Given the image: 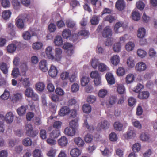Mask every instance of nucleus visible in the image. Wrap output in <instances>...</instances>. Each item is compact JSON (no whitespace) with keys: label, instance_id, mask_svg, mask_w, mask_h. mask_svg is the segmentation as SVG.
<instances>
[{"label":"nucleus","instance_id":"obj_1","mask_svg":"<svg viewBox=\"0 0 157 157\" xmlns=\"http://www.w3.org/2000/svg\"><path fill=\"white\" fill-rule=\"evenodd\" d=\"M55 57L53 55L52 52V48L49 46L46 49V53L48 59L52 60L55 59L56 61H59L61 60L62 57V50L59 48H56L55 50Z\"/></svg>","mask_w":157,"mask_h":157},{"label":"nucleus","instance_id":"obj_2","mask_svg":"<svg viewBox=\"0 0 157 157\" xmlns=\"http://www.w3.org/2000/svg\"><path fill=\"white\" fill-rule=\"evenodd\" d=\"M89 31L85 30H82L78 32V34L73 35L72 36L73 41L75 42L78 39L79 36H82L84 38L86 39L89 37Z\"/></svg>","mask_w":157,"mask_h":157},{"label":"nucleus","instance_id":"obj_3","mask_svg":"<svg viewBox=\"0 0 157 157\" xmlns=\"http://www.w3.org/2000/svg\"><path fill=\"white\" fill-rule=\"evenodd\" d=\"M36 35V32L34 30L29 29L28 31L23 33L22 36L24 40H28L30 39L32 36Z\"/></svg>","mask_w":157,"mask_h":157},{"label":"nucleus","instance_id":"obj_4","mask_svg":"<svg viewBox=\"0 0 157 157\" xmlns=\"http://www.w3.org/2000/svg\"><path fill=\"white\" fill-rule=\"evenodd\" d=\"M63 48L64 49L67 50V53L68 56H71L74 52L73 45L71 44L66 43L63 45Z\"/></svg>","mask_w":157,"mask_h":157},{"label":"nucleus","instance_id":"obj_5","mask_svg":"<svg viewBox=\"0 0 157 157\" xmlns=\"http://www.w3.org/2000/svg\"><path fill=\"white\" fill-rule=\"evenodd\" d=\"M112 30L109 26H106L104 29L102 33V36L104 37L109 38L112 35Z\"/></svg>","mask_w":157,"mask_h":157},{"label":"nucleus","instance_id":"obj_6","mask_svg":"<svg viewBox=\"0 0 157 157\" xmlns=\"http://www.w3.org/2000/svg\"><path fill=\"white\" fill-rule=\"evenodd\" d=\"M116 7L119 11L124 10L126 6V4L124 0H118L116 3Z\"/></svg>","mask_w":157,"mask_h":157},{"label":"nucleus","instance_id":"obj_7","mask_svg":"<svg viewBox=\"0 0 157 157\" xmlns=\"http://www.w3.org/2000/svg\"><path fill=\"white\" fill-rule=\"evenodd\" d=\"M49 75L52 78H54L56 76L58 71L57 68L54 66L52 65L48 71Z\"/></svg>","mask_w":157,"mask_h":157},{"label":"nucleus","instance_id":"obj_8","mask_svg":"<svg viewBox=\"0 0 157 157\" xmlns=\"http://www.w3.org/2000/svg\"><path fill=\"white\" fill-rule=\"evenodd\" d=\"M105 77L108 83L110 85L114 84L115 79L113 74L110 72L106 74Z\"/></svg>","mask_w":157,"mask_h":157},{"label":"nucleus","instance_id":"obj_9","mask_svg":"<svg viewBox=\"0 0 157 157\" xmlns=\"http://www.w3.org/2000/svg\"><path fill=\"white\" fill-rule=\"evenodd\" d=\"M70 109L67 106H63L60 109L59 114L61 116H64L68 115L70 113Z\"/></svg>","mask_w":157,"mask_h":157},{"label":"nucleus","instance_id":"obj_10","mask_svg":"<svg viewBox=\"0 0 157 157\" xmlns=\"http://www.w3.org/2000/svg\"><path fill=\"white\" fill-rule=\"evenodd\" d=\"M40 69L43 72H46L48 70L47 61L43 60L40 62L39 63Z\"/></svg>","mask_w":157,"mask_h":157},{"label":"nucleus","instance_id":"obj_11","mask_svg":"<svg viewBox=\"0 0 157 157\" xmlns=\"http://www.w3.org/2000/svg\"><path fill=\"white\" fill-rule=\"evenodd\" d=\"M10 66L6 63L2 62L0 63V69L5 75H7L9 68Z\"/></svg>","mask_w":157,"mask_h":157},{"label":"nucleus","instance_id":"obj_12","mask_svg":"<svg viewBox=\"0 0 157 157\" xmlns=\"http://www.w3.org/2000/svg\"><path fill=\"white\" fill-rule=\"evenodd\" d=\"M135 68L137 71L141 72L145 70L147 68V66L144 63L139 62L136 64Z\"/></svg>","mask_w":157,"mask_h":157},{"label":"nucleus","instance_id":"obj_13","mask_svg":"<svg viewBox=\"0 0 157 157\" xmlns=\"http://www.w3.org/2000/svg\"><path fill=\"white\" fill-rule=\"evenodd\" d=\"M14 116L11 112H8L6 115L5 117V121L7 123H11L13 120Z\"/></svg>","mask_w":157,"mask_h":157},{"label":"nucleus","instance_id":"obj_14","mask_svg":"<svg viewBox=\"0 0 157 157\" xmlns=\"http://www.w3.org/2000/svg\"><path fill=\"white\" fill-rule=\"evenodd\" d=\"M76 132V130L71 127H68L66 128L64 130L65 134L70 136H74Z\"/></svg>","mask_w":157,"mask_h":157},{"label":"nucleus","instance_id":"obj_15","mask_svg":"<svg viewBox=\"0 0 157 157\" xmlns=\"http://www.w3.org/2000/svg\"><path fill=\"white\" fill-rule=\"evenodd\" d=\"M54 43L56 46H60L63 44V39L60 36H57L55 38Z\"/></svg>","mask_w":157,"mask_h":157},{"label":"nucleus","instance_id":"obj_16","mask_svg":"<svg viewBox=\"0 0 157 157\" xmlns=\"http://www.w3.org/2000/svg\"><path fill=\"white\" fill-rule=\"evenodd\" d=\"M58 143L61 147L65 146L68 143L67 139L65 136H62L58 140Z\"/></svg>","mask_w":157,"mask_h":157},{"label":"nucleus","instance_id":"obj_17","mask_svg":"<svg viewBox=\"0 0 157 157\" xmlns=\"http://www.w3.org/2000/svg\"><path fill=\"white\" fill-rule=\"evenodd\" d=\"M150 94L148 91H143L139 93L138 95V98L141 99H147L148 98Z\"/></svg>","mask_w":157,"mask_h":157},{"label":"nucleus","instance_id":"obj_18","mask_svg":"<svg viewBox=\"0 0 157 157\" xmlns=\"http://www.w3.org/2000/svg\"><path fill=\"white\" fill-rule=\"evenodd\" d=\"M17 49V46L14 44H10L7 47V52L10 53L14 52Z\"/></svg>","mask_w":157,"mask_h":157},{"label":"nucleus","instance_id":"obj_19","mask_svg":"<svg viewBox=\"0 0 157 157\" xmlns=\"http://www.w3.org/2000/svg\"><path fill=\"white\" fill-rule=\"evenodd\" d=\"M81 153L80 150L77 148L72 149L70 152L71 155L72 157H78Z\"/></svg>","mask_w":157,"mask_h":157},{"label":"nucleus","instance_id":"obj_20","mask_svg":"<svg viewBox=\"0 0 157 157\" xmlns=\"http://www.w3.org/2000/svg\"><path fill=\"white\" fill-rule=\"evenodd\" d=\"M128 139H132L134 138L136 136V132L134 129H129L127 132Z\"/></svg>","mask_w":157,"mask_h":157},{"label":"nucleus","instance_id":"obj_21","mask_svg":"<svg viewBox=\"0 0 157 157\" xmlns=\"http://www.w3.org/2000/svg\"><path fill=\"white\" fill-rule=\"evenodd\" d=\"M146 34V30L144 28H139L138 30L137 36L140 38L144 37Z\"/></svg>","mask_w":157,"mask_h":157},{"label":"nucleus","instance_id":"obj_22","mask_svg":"<svg viewBox=\"0 0 157 157\" xmlns=\"http://www.w3.org/2000/svg\"><path fill=\"white\" fill-rule=\"evenodd\" d=\"M16 20V24L17 27L19 29H23L24 26V24L23 19L17 17Z\"/></svg>","mask_w":157,"mask_h":157},{"label":"nucleus","instance_id":"obj_23","mask_svg":"<svg viewBox=\"0 0 157 157\" xmlns=\"http://www.w3.org/2000/svg\"><path fill=\"white\" fill-rule=\"evenodd\" d=\"M19 81L22 83L23 86L25 87H29L30 86V83L29 81V78H21L19 79Z\"/></svg>","mask_w":157,"mask_h":157},{"label":"nucleus","instance_id":"obj_24","mask_svg":"<svg viewBox=\"0 0 157 157\" xmlns=\"http://www.w3.org/2000/svg\"><path fill=\"white\" fill-rule=\"evenodd\" d=\"M117 100V96L112 95L109 97L108 101L110 105H113L116 103Z\"/></svg>","mask_w":157,"mask_h":157},{"label":"nucleus","instance_id":"obj_25","mask_svg":"<svg viewBox=\"0 0 157 157\" xmlns=\"http://www.w3.org/2000/svg\"><path fill=\"white\" fill-rule=\"evenodd\" d=\"M100 15H93L90 19V21L91 23L93 25H97L99 22V17Z\"/></svg>","mask_w":157,"mask_h":157},{"label":"nucleus","instance_id":"obj_26","mask_svg":"<svg viewBox=\"0 0 157 157\" xmlns=\"http://www.w3.org/2000/svg\"><path fill=\"white\" fill-rule=\"evenodd\" d=\"M82 109L84 113H89L91 110V107L89 104H85L82 106Z\"/></svg>","mask_w":157,"mask_h":157},{"label":"nucleus","instance_id":"obj_27","mask_svg":"<svg viewBox=\"0 0 157 157\" xmlns=\"http://www.w3.org/2000/svg\"><path fill=\"white\" fill-rule=\"evenodd\" d=\"M22 98V94L21 93H17L13 97V100L15 102L21 101Z\"/></svg>","mask_w":157,"mask_h":157},{"label":"nucleus","instance_id":"obj_28","mask_svg":"<svg viewBox=\"0 0 157 157\" xmlns=\"http://www.w3.org/2000/svg\"><path fill=\"white\" fill-rule=\"evenodd\" d=\"M112 63L114 66H117L120 62V58L118 56L115 55L111 59Z\"/></svg>","mask_w":157,"mask_h":157},{"label":"nucleus","instance_id":"obj_29","mask_svg":"<svg viewBox=\"0 0 157 157\" xmlns=\"http://www.w3.org/2000/svg\"><path fill=\"white\" fill-rule=\"evenodd\" d=\"M117 91L120 94H124L125 92V88L122 84L118 85L117 87Z\"/></svg>","mask_w":157,"mask_h":157},{"label":"nucleus","instance_id":"obj_30","mask_svg":"<svg viewBox=\"0 0 157 157\" xmlns=\"http://www.w3.org/2000/svg\"><path fill=\"white\" fill-rule=\"evenodd\" d=\"M70 127L73 128L75 130L78 127V124L77 120H72L69 122Z\"/></svg>","mask_w":157,"mask_h":157},{"label":"nucleus","instance_id":"obj_31","mask_svg":"<svg viewBox=\"0 0 157 157\" xmlns=\"http://www.w3.org/2000/svg\"><path fill=\"white\" fill-rule=\"evenodd\" d=\"M59 130L58 129L53 130L50 134V137L53 138H57L60 135Z\"/></svg>","mask_w":157,"mask_h":157},{"label":"nucleus","instance_id":"obj_32","mask_svg":"<svg viewBox=\"0 0 157 157\" xmlns=\"http://www.w3.org/2000/svg\"><path fill=\"white\" fill-rule=\"evenodd\" d=\"M74 142L79 147L83 146L84 144L83 140L79 137L75 138L74 139Z\"/></svg>","mask_w":157,"mask_h":157},{"label":"nucleus","instance_id":"obj_33","mask_svg":"<svg viewBox=\"0 0 157 157\" xmlns=\"http://www.w3.org/2000/svg\"><path fill=\"white\" fill-rule=\"evenodd\" d=\"M89 77L83 76L81 80V84L83 86H86L88 84L90 81Z\"/></svg>","mask_w":157,"mask_h":157},{"label":"nucleus","instance_id":"obj_34","mask_svg":"<svg viewBox=\"0 0 157 157\" xmlns=\"http://www.w3.org/2000/svg\"><path fill=\"white\" fill-rule=\"evenodd\" d=\"M66 24L68 27L76 29V23L73 21L68 20L67 21Z\"/></svg>","mask_w":157,"mask_h":157},{"label":"nucleus","instance_id":"obj_35","mask_svg":"<svg viewBox=\"0 0 157 157\" xmlns=\"http://www.w3.org/2000/svg\"><path fill=\"white\" fill-rule=\"evenodd\" d=\"M135 77L133 74H129L127 75L126 77V83L128 84H130L134 80Z\"/></svg>","mask_w":157,"mask_h":157},{"label":"nucleus","instance_id":"obj_36","mask_svg":"<svg viewBox=\"0 0 157 157\" xmlns=\"http://www.w3.org/2000/svg\"><path fill=\"white\" fill-rule=\"evenodd\" d=\"M114 127L116 130L120 131L122 130L123 125L119 122L116 121L114 123Z\"/></svg>","mask_w":157,"mask_h":157},{"label":"nucleus","instance_id":"obj_37","mask_svg":"<svg viewBox=\"0 0 157 157\" xmlns=\"http://www.w3.org/2000/svg\"><path fill=\"white\" fill-rule=\"evenodd\" d=\"M11 13L9 10H6L2 13V17L3 18L6 20L9 19L11 15Z\"/></svg>","mask_w":157,"mask_h":157},{"label":"nucleus","instance_id":"obj_38","mask_svg":"<svg viewBox=\"0 0 157 157\" xmlns=\"http://www.w3.org/2000/svg\"><path fill=\"white\" fill-rule=\"evenodd\" d=\"M26 110V109L24 106H21L17 109V112L20 116H21L25 113Z\"/></svg>","mask_w":157,"mask_h":157},{"label":"nucleus","instance_id":"obj_39","mask_svg":"<svg viewBox=\"0 0 157 157\" xmlns=\"http://www.w3.org/2000/svg\"><path fill=\"white\" fill-rule=\"evenodd\" d=\"M140 15L137 11H133L132 13V18L135 21H138L140 19Z\"/></svg>","mask_w":157,"mask_h":157},{"label":"nucleus","instance_id":"obj_40","mask_svg":"<svg viewBox=\"0 0 157 157\" xmlns=\"http://www.w3.org/2000/svg\"><path fill=\"white\" fill-rule=\"evenodd\" d=\"M71 35V31L68 29L64 30L62 33V35L64 39H67Z\"/></svg>","mask_w":157,"mask_h":157},{"label":"nucleus","instance_id":"obj_41","mask_svg":"<svg viewBox=\"0 0 157 157\" xmlns=\"http://www.w3.org/2000/svg\"><path fill=\"white\" fill-rule=\"evenodd\" d=\"M108 93V91L105 89H101L99 90L98 95V96L102 98H103Z\"/></svg>","mask_w":157,"mask_h":157},{"label":"nucleus","instance_id":"obj_42","mask_svg":"<svg viewBox=\"0 0 157 157\" xmlns=\"http://www.w3.org/2000/svg\"><path fill=\"white\" fill-rule=\"evenodd\" d=\"M45 87V85L42 82H39L36 85L37 90L40 92L44 90Z\"/></svg>","mask_w":157,"mask_h":157},{"label":"nucleus","instance_id":"obj_43","mask_svg":"<svg viewBox=\"0 0 157 157\" xmlns=\"http://www.w3.org/2000/svg\"><path fill=\"white\" fill-rule=\"evenodd\" d=\"M127 63L128 67L130 68L133 67L135 65L134 60L131 57H129L127 59Z\"/></svg>","mask_w":157,"mask_h":157},{"label":"nucleus","instance_id":"obj_44","mask_svg":"<svg viewBox=\"0 0 157 157\" xmlns=\"http://www.w3.org/2000/svg\"><path fill=\"white\" fill-rule=\"evenodd\" d=\"M141 145L139 143L134 144L132 147V150L134 153L138 152L141 149Z\"/></svg>","mask_w":157,"mask_h":157},{"label":"nucleus","instance_id":"obj_45","mask_svg":"<svg viewBox=\"0 0 157 157\" xmlns=\"http://www.w3.org/2000/svg\"><path fill=\"white\" fill-rule=\"evenodd\" d=\"M69 72L68 71H63L60 75V78L62 80H67L69 78Z\"/></svg>","mask_w":157,"mask_h":157},{"label":"nucleus","instance_id":"obj_46","mask_svg":"<svg viewBox=\"0 0 157 157\" xmlns=\"http://www.w3.org/2000/svg\"><path fill=\"white\" fill-rule=\"evenodd\" d=\"M10 96V93L9 91L5 90L3 93L1 95V98L4 100L8 99Z\"/></svg>","mask_w":157,"mask_h":157},{"label":"nucleus","instance_id":"obj_47","mask_svg":"<svg viewBox=\"0 0 157 157\" xmlns=\"http://www.w3.org/2000/svg\"><path fill=\"white\" fill-rule=\"evenodd\" d=\"M12 3L15 10H18L20 7V2L18 0H12Z\"/></svg>","mask_w":157,"mask_h":157},{"label":"nucleus","instance_id":"obj_48","mask_svg":"<svg viewBox=\"0 0 157 157\" xmlns=\"http://www.w3.org/2000/svg\"><path fill=\"white\" fill-rule=\"evenodd\" d=\"M135 46L134 44L132 42H129L125 46V48L127 50L130 51L132 50Z\"/></svg>","mask_w":157,"mask_h":157},{"label":"nucleus","instance_id":"obj_49","mask_svg":"<svg viewBox=\"0 0 157 157\" xmlns=\"http://www.w3.org/2000/svg\"><path fill=\"white\" fill-rule=\"evenodd\" d=\"M30 134H28L27 133L26 134L30 137L34 138L38 134L39 131L38 130H33H33L32 131H30Z\"/></svg>","mask_w":157,"mask_h":157},{"label":"nucleus","instance_id":"obj_50","mask_svg":"<svg viewBox=\"0 0 157 157\" xmlns=\"http://www.w3.org/2000/svg\"><path fill=\"white\" fill-rule=\"evenodd\" d=\"M42 43L39 42H37L36 43H34L33 44V48L34 49L39 50L43 46Z\"/></svg>","mask_w":157,"mask_h":157},{"label":"nucleus","instance_id":"obj_51","mask_svg":"<svg viewBox=\"0 0 157 157\" xmlns=\"http://www.w3.org/2000/svg\"><path fill=\"white\" fill-rule=\"evenodd\" d=\"M109 138L110 140L112 141H116L117 139V135L114 132H112L109 135Z\"/></svg>","mask_w":157,"mask_h":157},{"label":"nucleus","instance_id":"obj_52","mask_svg":"<svg viewBox=\"0 0 157 157\" xmlns=\"http://www.w3.org/2000/svg\"><path fill=\"white\" fill-rule=\"evenodd\" d=\"M23 144L26 146H30L32 144V141L31 139L28 137L23 140Z\"/></svg>","mask_w":157,"mask_h":157},{"label":"nucleus","instance_id":"obj_53","mask_svg":"<svg viewBox=\"0 0 157 157\" xmlns=\"http://www.w3.org/2000/svg\"><path fill=\"white\" fill-rule=\"evenodd\" d=\"M33 157H43L41 151L38 149H35L33 151Z\"/></svg>","mask_w":157,"mask_h":157},{"label":"nucleus","instance_id":"obj_54","mask_svg":"<svg viewBox=\"0 0 157 157\" xmlns=\"http://www.w3.org/2000/svg\"><path fill=\"white\" fill-rule=\"evenodd\" d=\"M136 99L133 97H130L128 100V105L130 107H132L136 104Z\"/></svg>","mask_w":157,"mask_h":157},{"label":"nucleus","instance_id":"obj_55","mask_svg":"<svg viewBox=\"0 0 157 157\" xmlns=\"http://www.w3.org/2000/svg\"><path fill=\"white\" fill-rule=\"evenodd\" d=\"M117 73L118 76H122L125 74V69L123 67H119L117 70Z\"/></svg>","mask_w":157,"mask_h":157},{"label":"nucleus","instance_id":"obj_56","mask_svg":"<svg viewBox=\"0 0 157 157\" xmlns=\"http://www.w3.org/2000/svg\"><path fill=\"white\" fill-rule=\"evenodd\" d=\"M138 55L141 58L144 57L147 54L146 52L141 49H139L137 52Z\"/></svg>","mask_w":157,"mask_h":157},{"label":"nucleus","instance_id":"obj_57","mask_svg":"<svg viewBox=\"0 0 157 157\" xmlns=\"http://www.w3.org/2000/svg\"><path fill=\"white\" fill-rule=\"evenodd\" d=\"M34 93L33 90L31 88H27L25 91V94L28 97H29Z\"/></svg>","mask_w":157,"mask_h":157},{"label":"nucleus","instance_id":"obj_58","mask_svg":"<svg viewBox=\"0 0 157 157\" xmlns=\"http://www.w3.org/2000/svg\"><path fill=\"white\" fill-rule=\"evenodd\" d=\"M96 100V97L93 95H90L88 96L87 100L88 102L90 103H94Z\"/></svg>","mask_w":157,"mask_h":157},{"label":"nucleus","instance_id":"obj_59","mask_svg":"<svg viewBox=\"0 0 157 157\" xmlns=\"http://www.w3.org/2000/svg\"><path fill=\"white\" fill-rule=\"evenodd\" d=\"M140 138L143 141H147L149 139V136L146 132L142 133L140 135Z\"/></svg>","mask_w":157,"mask_h":157},{"label":"nucleus","instance_id":"obj_60","mask_svg":"<svg viewBox=\"0 0 157 157\" xmlns=\"http://www.w3.org/2000/svg\"><path fill=\"white\" fill-rule=\"evenodd\" d=\"M79 89V85L77 83H74L71 86V90L73 92H76L78 91Z\"/></svg>","mask_w":157,"mask_h":157},{"label":"nucleus","instance_id":"obj_61","mask_svg":"<svg viewBox=\"0 0 157 157\" xmlns=\"http://www.w3.org/2000/svg\"><path fill=\"white\" fill-rule=\"evenodd\" d=\"M98 63V60L96 59L95 58L92 59L91 65L94 68L96 69L97 68Z\"/></svg>","mask_w":157,"mask_h":157},{"label":"nucleus","instance_id":"obj_62","mask_svg":"<svg viewBox=\"0 0 157 157\" xmlns=\"http://www.w3.org/2000/svg\"><path fill=\"white\" fill-rule=\"evenodd\" d=\"M107 67L105 64L100 63L98 66V70L101 72H104L107 70Z\"/></svg>","mask_w":157,"mask_h":157},{"label":"nucleus","instance_id":"obj_63","mask_svg":"<svg viewBox=\"0 0 157 157\" xmlns=\"http://www.w3.org/2000/svg\"><path fill=\"white\" fill-rule=\"evenodd\" d=\"M121 49V46L120 42H117L114 44L113 46V49L114 51L118 52L120 51Z\"/></svg>","mask_w":157,"mask_h":157},{"label":"nucleus","instance_id":"obj_64","mask_svg":"<svg viewBox=\"0 0 157 157\" xmlns=\"http://www.w3.org/2000/svg\"><path fill=\"white\" fill-rule=\"evenodd\" d=\"M49 31L51 32H54L56 30V26L54 23H50L48 26Z\"/></svg>","mask_w":157,"mask_h":157}]
</instances>
